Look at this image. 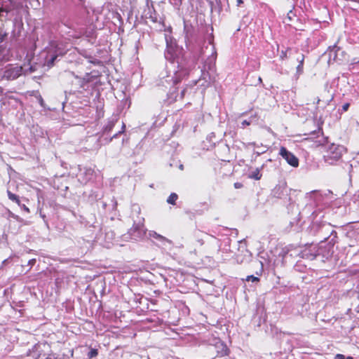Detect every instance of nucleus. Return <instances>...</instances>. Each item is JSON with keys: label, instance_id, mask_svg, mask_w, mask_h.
I'll return each instance as SVG.
<instances>
[{"label": "nucleus", "instance_id": "f257e3e1", "mask_svg": "<svg viewBox=\"0 0 359 359\" xmlns=\"http://www.w3.org/2000/svg\"><path fill=\"white\" fill-rule=\"evenodd\" d=\"M343 147L334 143L330 144L323 155V159L329 165H335L342 158Z\"/></svg>", "mask_w": 359, "mask_h": 359}, {"label": "nucleus", "instance_id": "f03ea898", "mask_svg": "<svg viewBox=\"0 0 359 359\" xmlns=\"http://www.w3.org/2000/svg\"><path fill=\"white\" fill-rule=\"evenodd\" d=\"M23 68L22 66L8 65L4 72L3 78L6 80H15L20 77L22 74Z\"/></svg>", "mask_w": 359, "mask_h": 359}, {"label": "nucleus", "instance_id": "7ed1b4c3", "mask_svg": "<svg viewBox=\"0 0 359 359\" xmlns=\"http://www.w3.org/2000/svg\"><path fill=\"white\" fill-rule=\"evenodd\" d=\"M279 155L281 156L282 158H284L290 165L294 168L298 167V158L292 152L289 151L286 147H281L280 148Z\"/></svg>", "mask_w": 359, "mask_h": 359}, {"label": "nucleus", "instance_id": "20e7f679", "mask_svg": "<svg viewBox=\"0 0 359 359\" xmlns=\"http://www.w3.org/2000/svg\"><path fill=\"white\" fill-rule=\"evenodd\" d=\"M217 350V356L224 357L228 355L229 353V349L228 347L224 344L223 343H219L216 345Z\"/></svg>", "mask_w": 359, "mask_h": 359}, {"label": "nucleus", "instance_id": "39448f33", "mask_svg": "<svg viewBox=\"0 0 359 359\" xmlns=\"http://www.w3.org/2000/svg\"><path fill=\"white\" fill-rule=\"evenodd\" d=\"M148 10V13L145 15L146 18L149 19L152 22H157L158 19V14L156 13L154 6L151 5V7H149Z\"/></svg>", "mask_w": 359, "mask_h": 359}, {"label": "nucleus", "instance_id": "423d86ee", "mask_svg": "<svg viewBox=\"0 0 359 359\" xmlns=\"http://www.w3.org/2000/svg\"><path fill=\"white\" fill-rule=\"evenodd\" d=\"M304 55L301 54L300 58H297V60L299 62V65L297 67V72L299 74L303 73L304 70Z\"/></svg>", "mask_w": 359, "mask_h": 359}, {"label": "nucleus", "instance_id": "0eeeda50", "mask_svg": "<svg viewBox=\"0 0 359 359\" xmlns=\"http://www.w3.org/2000/svg\"><path fill=\"white\" fill-rule=\"evenodd\" d=\"M8 197L12 201L16 203L18 205H21V202L18 196L13 194L11 191H7Z\"/></svg>", "mask_w": 359, "mask_h": 359}, {"label": "nucleus", "instance_id": "6e6552de", "mask_svg": "<svg viewBox=\"0 0 359 359\" xmlns=\"http://www.w3.org/2000/svg\"><path fill=\"white\" fill-rule=\"evenodd\" d=\"M262 175L260 173L259 169L256 168L252 173L249 175L248 177L255 180H259L262 178Z\"/></svg>", "mask_w": 359, "mask_h": 359}, {"label": "nucleus", "instance_id": "1a4fd4ad", "mask_svg": "<svg viewBox=\"0 0 359 359\" xmlns=\"http://www.w3.org/2000/svg\"><path fill=\"white\" fill-rule=\"evenodd\" d=\"M178 198V196L175 193H172L168 198L167 202L171 205H175L176 201Z\"/></svg>", "mask_w": 359, "mask_h": 359}, {"label": "nucleus", "instance_id": "9d476101", "mask_svg": "<svg viewBox=\"0 0 359 359\" xmlns=\"http://www.w3.org/2000/svg\"><path fill=\"white\" fill-rule=\"evenodd\" d=\"M98 355V351L95 348H92L88 353V358L91 359L96 357Z\"/></svg>", "mask_w": 359, "mask_h": 359}, {"label": "nucleus", "instance_id": "9b49d317", "mask_svg": "<svg viewBox=\"0 0 359 359\" xmlns=\"http://www.w3.org/2000/svg\"><path fill=\"white\" fill-rule=\"evenodd\" d=\"M245 280L258 283L260 280L258 277L254 276L253 275H250L246 277Z\"/></svg>", "mask_w": 359, "mask_h": 359}, {"label": "nucleus", "instance_id": "f8f14e48", "mask_svg": "<svg viewBox=\"0 0 359 359\" xmlns=\"http://www.w3.org/2000/svg\"><path fill=\"white\" fill-rule=\"evenodd\" d=\"M92 78H93V76H90L89 74H87L83 78L81 86H83L85 83L90 82L92 81V79H91Z\"/></svg>", "mask_w": 359, "mask_h": 359}, {"label": "nucleus", "instance_id": "ddd939ff", "mask_svg": "<svg viewBox=\"0 0 359 359\" xmlns=\"http://www.w3.org/2000/svg\"><path fill=\"white\" fill-rule=\"evenodd\" d=\"M114 121L109 122L107 123V125L104 128V131L110 132L112 130V128H114Z\"/></svg>", "mask_w": 359, "mask_h": 359}, {"label": "nucleus", "instance_id": "4468645a", "mask_svg": "<svg viewBox=\"0 0 359 359\" xmlns=\"http://www.w3.org/2000/svg\"><path fill=\"white\" fill-rule=\"evenodd\" d=\"M287 57V50H282L280 54V59L284 60Z\"/></svg>", "mask_w": 359, "mask_h": 359}, {"label": "nucleus", "instance_id": "2eb2a0df", "mask_svg": "<svg viewBox=\"0 0 359 359\" xmlns=\"http://www.w3.org/2000/svg\"><path fill=\"white\" fill-rule=\"evenodd\" d=\"M252 123V120H244L242 123V128H245V126H250Z\"/></svg>", "mask_w": 359, "mask_h": 359}, {"label": "nucleus", "instance_id": "dca6fc26", "mask_svg": "<svg viewBox=\"0 0 359 359\" xmlns=\"http://www.w3.org/2000/svg\"><path fill=\"white\" fill-rule=\"evenodd\" d=\"M349 107H350V104L348 102L342 105L343 111H347L348 110Z\"/></svg>", "mask_w": 359, "mask_h": 359}, {"label": "nucleus", "instance_id": "f3484780", "mask_svg": "<svg viewBox=\"0 0 359 359\" xmlns=\"http://www.w3.org/2000/svg\"><path fill=\"white\" fill-rule=\"evenodd\" d=\"M233 187L235 189H241L243 187V184L241 182H235L233 184Z\"/></svg>", "mask_w": 359, "mask_h": 359}, {"label": "nucleus", "instance_id": "a211bd4d", "mask_svg": "<svg viewBox=\"0 0 359 359\" xmlns=\"http://www.w3.org/2000/svg\"><path fill=\"white\" fill-rule=\"evenodd\" d=\"M7 36H8V34L6 33L1 34L0 35V43H2L3 41H4L5 39H6Z\"/></svg>", "mask_w": 359, "mask_h": 359}, {"label": "nucleus", "instance_id": "6ab92c4d", "mask_svg": "<svg viewBox=\"0 0 359 359\" xmlns=\"http://www.w3.org/2000/svg\"><path fill=\"white\" fill-rule=\"evenodd\" d=\"M125 128H126V126L125 124H123V126H122V130L121 131H119L118 133L115 134L113 137H116L119 134L121 133H123L124 131H125Z\"/></svg>", "mask_w": 359, "mask_h": 359}, {"label": "nucleus", "instance_id": "aec40b11", "mask_svg": "<svg viewBox=\"0 0 359 359\" xmlns=\"http://www.w3.org/2000/svg\"><path fill=\"white\" fill-rule=\"evenodd\" d=\"M334 359H345V356L343 354L337 353L335 355Z\"/></svg>", "mask_w": 359, "mask_h": 359}, {"label": "nucleus", "instance_id": "412c9836", "mask_svg": "<svg viewBox=\"0 0 359 359\" xmlns=\"http://www.w3.org/2000/svg\"><path fill=\"white\" fill-rule=\"evenodd\" d=\"M242 4H243V0H236V5L238 6H240Z\"/></svg>", "mask_w": 359, "mask_h": 359}, {"label": "nucleus", "instance_id": "4be33fe9", "mask_svg": "<svg viewBox=\"0 0 359 359\" xmlns=\"http://www.w3.org/2000/svg\"><path fill=\"white\" fill-rule=\"evenodd\" d=\"M56 58H57V55H55V56H53V57L51 58V60H50V63H51V65H53V63H54L55 60H56Z\"/></svg>", "mask_w": 359, "mask_h": 359}, {"label": "nucleus", "instance_id": "5701e85b", "mask_svg": "<svg viewBox=\"0 0 359 359\" xmlns=\"http://www.w3.org/2000/svg\"><path fill=\"white\" fill-rule=\"evenodd\" d=\"M22 208L25 211L29 212V209L25 205H22Z\"/></svg>", "mask_w": 359, "mask_h": 359}, {"label": "nucleus", "instance_id": "b1692460", "mask_svg": "<svg viewBox=\"0 0 359 359\" xmlns=\"http://www.w3.org/2000/svg\"><path fill=\"white\" fill-rule=\"evenodd\" d=\"M4 93V88L0 86V95H3Z\"/></svg>", "mask_w": 359, "mask_h": 359}, {"label": "nucleus", "instance_id": "393cba45", "mask_svg": "<svg viewBox=\"0 0 359 359\" xmlns=\"http://www.w3.org/2000/svg\"><path fill=\"white\" fill-rule=\"evenodd\" d=\"M345 359H354L353 357L352 356H347V357H345Z\"/></svg>", "mask_w": 359, "mask_h": 359}, {"label": "nucleus", "instance_id": "a878e982", "mask_svg": "<svg viewBox=\"0 0 359 359\" xmlns=\"http://www.w3.org/2000/svg\"><path fill=\"white\" fill-rule=\"evenodd\" d=\"M320 101V100L318 97L316 100V104H318Z\"/></svg>", "mask_w": 359, "mask_h": 359}, {"label": "nucleus", "instance_id": "bb28decb", "mask_svg": "<svg viewBox=\"0 0 359 359\" xmlns=\"http://www.w3.org/2000/svg\"><path fill=\"white\" fill-rule=\"evenodd\" d=\"M1 48L4 50L6 48V46H1Z\"/></svg>", "mask_w": 359, "mask_h": 359}, {"label": "nucleus", "instance_id": "cd10ccee", "mask_svg": "<svg viewBox=\"0 0 359 359\" xmlns=\"http://www.w3.org/2000/svg\"><path fill=\"white\" fill-rule=\"evenodd\" d=\"M2 11V10L0 8V12Z\"/></svg>", "mask_w": 359, "mask_h": 359}]
</instances>
